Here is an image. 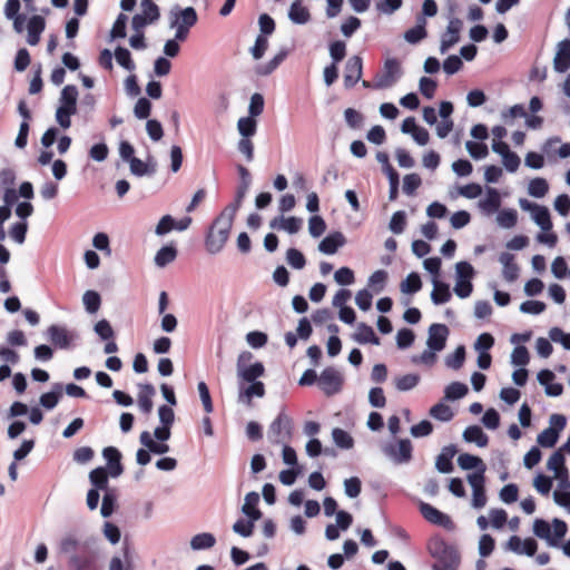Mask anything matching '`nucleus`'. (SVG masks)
Here are the masks:
<instances>
[{"label": "nucleus", "instance_id": "f257e3e1", "mask_svg": "<svg viewBox=\"0 0 570 570\" xmlns=\"http://www.w3.org/2000/svg\"><path fill=\"white\" fill-rule=\"evenodd\" d=\"M96 539L94 537H83L77 532H69L62 537L58 550L62 554L69 556V570H88L96 559Z\"/></svg>", "mask_w": 570, "mask_h": 570}, {"label": "nucleus", "instance_id": "f03ea898", "mask_svg": "<svg viewBox=\"0 0 570 570\" xmlns=\"http://www.w3.org/2000/svg\"><path fill=\"white\" fill-rule=\"evenodd\" d=\"M428 551L435 559L432 570H458L461 561L459 551L441 535H434L429 540Z\"/></svg>", "mask_w": 570, "mask_h": 570}, {"label": "nucleus", "instance_id": "7ed1b4c3", "mask_svg": "<svg viewBox=\"0 0 570 570\" xmlns=\"http://www.w3.org/2000/svg\"><path fill=\"white\" fill-rule=\"evenodd\" d=\"M234 220L226 213H220L213 222L206 235L205 245L210 254L219 253L228 240Z\"/></svg>", "mask_w": 570, "mask_h": 570}, {"label": "nucleus", "instance_id": "20e7f679", "mask_svg": "<svg viewBox=\"0 0 570 570\" xmlns=\"http://www.w3.org/2000/svg\"><path fill=\"white\" fill-rule=\"evenodd\" d=\"M77 97L78 90L73 85L66 86L61 91V105L56 111V119L63 129L71 126L70 117L77 111Z\"/></svg>", "mask_w": 570, "mask_h": 570}, {"label": "nucleus", "instance_id": "39448f33", "mask_svg": "<svg viewBox=\"0 0 570 570\" xmlns=\"http://www.w3.org/2000/svg\"><path fill=\"white\" fill-rule=\"evenodd\" d=\"M47 337L51 345L59 350H72L80 340L76 331L56 324L48 327Z\"/></svg>", "mask_w": 570, "mask_h": 570}, {"label": "nucleus", "instance_id": "423d86ee", "mask_svg": "<svg viewBox=\"0 0 570 570\" xmlns=\"http://www.w3.org/2000/svg\"><path fill=\"white\" fill-rule=\"evenodd\" d=\"M344 383L343 374L335 367L328 366L322 371L318 379V389L326 395L333 396L341 392Z\"/></svg>", "mask_w": 570, "mask_h": 570}, {"label": "nucleus", "instance_id": "0eeeda50", "mask_svg": "<svg viewBox=\"0 0 570 570\" xmlns=\"http://www.w3.org/2000/svg\"><path fill=\"white\" fill-rule=\"evenodd\" d=\"M402 75L401 63L396 58L385 60L383 70L376 75L374 81L375 89L392 87Z\"/></svg>", "mask_w": 570, "mask_h": 570}, {"label": "nucleus", "instance_id": "6e6552de", "mask_svg": "<svg viewBox=\"0 0 570 570\" xmlns=\"http://www.w3.org/2000/svg\"><path fill=\"white\" fill-rule=\"evenodd\" d=\"M449 328L444 324L434 323L429 327L428 347L421 356H435V352L444 348Z\"/></svg>", "mask_w": 570, "mask_h": 570}, {"label": "nucleus", "instance_id": "1a4fd4ad", "mask_svg": "<svg viewBox=\"0 0 570 570\" xmlns=\"http://www.w3.org/2000/svg\"><path fill=\"white\" fill-rule=\"evenodd\" d=\"M265 395V384L263 382H243L238 381L237 402L247 407L253 405L254 397H263Z\"/></svg>", "mask_w": 570, "mask_h": 570}, {"label": "nucleus", "instance_id": "9d476101", "mask_svg": "<svg viewBox=\"0 0 570 570\" xmlns=\"http://www.w3.org/2000/svg\"><path fill=\"white\" fill-rule=\"evenodd\" d=\"M419 508L423 518L430 523L442 527L449 531L454 530V522L446 513L438 510L436 508L426 502H421Z\"/></svg>", "mask_w": 570, "mask_h": 570}, {"label": "nucleus", "instance_id": "9b49d317", "mask_svg": "<svg viewBox=\"0 0 570 570\" xmlns=\"http://www.w3.org/2000/svg\"><path fill=\"white\" fill-rule=\"evenodd\" d=\"M412 443L409 439L399 440L396 444H387L383 448V453L395 463H407L412 459Z\"/></svg>", "mask_w": 570, "mask_h": 570}, {"label": "nucleus", "instance_id": "f8f14e48", "mask_svg": "<svg viewBox=\"0 0 570 570\" xmlns=\"http://www.w3.org/2000/svg\"><path fill=\"white\" fill-rule=\"evenodd\" d=\"M519 204L523 210L532 213L533 220L543 232H550L552 229L550 212L546 206L531 203L527 199H520Z\"/></svg>", "mask_w": 570, "mask_h": 570}, {"label": "nucleus", "instance_id": "ddd939ff", "mask_svg": "<svg viewBox=\"0 0 570 570\" xmlns=\"http://www.w3.org/2000/svg\"><path fill=\"white\" fill-rule=\"evenodd\" d=\"M248 358H237V376L238 381L243 382H259L257 379L263 376L265 367L263 363L255 362L246 364Z\"/></svg>", "mask_w": 570, "mask_h": 570}, {"label": "nucleus", "instance_id": "4468645a", "mask_svg": "<svg viewBox=\"0 0 570 570\" xmlns=\"http://www.w3.org/2000/svg\"><path fill=\"white\" fill-rule=\"evenodd\" d=\"M463 28V22L459 18H452L449 21L446 31L442 35L440 51L445 53L451 47L460 41V32Z\"/></svg>", "mask_w": 570, "mask_h": 570}, {"label": "nucleus", "instance_id": "2eb2a0df", "mask_svg": "<svg viewBox=\"0 0 570 570\" xmlns=\"http://www.w3.org/2000/svg\"><path fill=\"white\" fill-rule=\"evenodd\" d=\"M102 456L107 462V472L111 478H118L124 472V465L121 463L122 454L115 446H107L102 450Z\"/></svg>", "mask_w": 570, "mask_h": 570}, {"label": "nucleus", "instance_id": "dca6fc26", "mask_svg": "<svg viewBox=\"0 0 570 570\" xmlns=\"http://www.w3.org/2000/svg\"><path fill=\"white\" fill-rule=\"evenodd\" d=\"M363 61L360 56H352L345 65L344 86L353 88L362 77Z\"/></svg>", "mask_w": 570, "mask_h": 570}, {"label": "nucleus", "instance_id": "f3484780", "mask_svg": "<svg viewBox=\"0 0 570 570\" xmlns=\"http://www.w3.org/2000/svg\"><path fill=\"white\" fill-rule=\"evenodd\" d=\"M95 332L102 341H106L104 347V352L106 354H114L118 351L117 344L115 342V332L107 320L97 322L95 325Z\"/></svg>", "mask_w": 570, "mask_h": 570}, {"label": "nucleus", "instance_id": "a211bd4d", "mask_svg": "<svg viewBox=\"0 0 570 570\" xmlns=\"http://www.w3.org/2000/svg\"><path fill=\"white\" fill-rule=\"evenodd\" d=\"M553 68L560 73L566 72L570 68V39H564L558 43Z\"/></svg>", "mask_w": 570, "mask_h": 570}, {"label": "nucleus", "instance_id": "6ab92c4d", "mask_svg": "<svg viewBox=\"0 0 570 570\" xmlns=\"http://www.w3.org/2000/svg\"><path fill=\"white\" fill-rule=\"evenodd\" d=\"M458 449L454 444L444 446L435 460V468L440 473H451L454 469L452 459L456 454Z\"/></svg>", "mask_w": 570, "mask_h": 570}, {"label": "nucleus", "instance_id": "aec40b11", "mask_svg": "<svg viewBox=\"0 0 570 570\" xmlns=\"http://www.w3.org/2000/svg\"><path fill=\"white\" fill-rule=\"evenodd\" d=\"M499 262L503 265V278L510 283L515 282L519 277L520 268L514 262V255L507 252L501 253L499 256Z\"/></svg>", "mask_w": 570, "mask_h": 570}, {"label": "nucleus", "instance_id": "412c9836", "mask_svg": "<svg viewBox=\"0 0 570 570\" xmlns=\"http://www.w3.org/2000/svg\"><path fill=\"white\" fill-rule=\"evenodd\" d=\"M346 243L344 235L341 232H334L327 235L318 245V249L327 255H333Z\"/></svg>", "mask_w": 570, "mask_h": 570}, {"label": "nucleus", "instance_id": "4be33fe9", "mask_svg": "<svg viewBox=\"0 0 570 570\" xmlns=\"http://www.w3.org/2000/svg\"><path fill=\"white\" fill-rule=\"evenodd\" d=\"M46 22L41 16H32L27 24L28 38L27 41L30 46H36L40 41V35L45 30Z\"/></svg>", "mask_w": 570, "mask_h": 570}, {"label": "nucleus", "instance_id": "5701e85b", "mask_svg": "<svg viewBox=\"0 0 570 570\" xmlns=\"http://www.w3.org/2000/svg\"><path fill=\"white\" fill-rule=\"evenodd\" d=\"M63 386L61 383H55L49 392L42 393L39 404L46 410L55 409L62 397Z\"/></svg>", "mask_w": 570, "mask_h": 570}, {"label": "nucleus", "instance_id": "b1692460", "mask_svg": "<svg viewBox=\"0 0 570 570\" xmlns=\"http://www.w3.org/2000/svg\"><path fill=\"white\" fill-rule=\"evenodd\" d=\"M269 227L273 229L286 230L289 234H295L302 227V219L297 217H275L269 222Z\"/></svg>", "mask_w": 570, "mask_h": 570}, {"label": "nucleus", "instance_id": "393cba45", "mask_svg": "<svg viewBox=\"0 0 570 570\" xmlns=\"http://www.w3.org/2000/svg\"><path fill=\"white\" fill-rule=\"evenodd\" d=\"M256 521H258V514L250 511L247 519H238L233 524V531L243 538H249L253 534Z\"/></svg>", "mask_w": 570, "mask_h": 570}, {"label": "nucleus", "instance_id": "a878e982", "mask_svg": "<svg viewBox=\"0 0 570 570\" xmlns=\"http://www.w3.org/2000/svg\"><path fill=\"white\" fill-rule=\"evenodd\" d=\"M426 19L423 16L416 17V24L406 30L404 33V39L410 43H417L423 40L426 36Z\"/></svg>", "mask_w": 570, "mask_h": 570}, {"label": "nucleus", "instance_id": "bb28decb", "mask_svg": "<svg viewBox=\"0 0 570 570\" xmlns=\"http://www.w3.org/2000/svg\"><path fill=\"white\" fill-rule=\"evenodd\" d=\"M463 440L468 443H475L479 448H484L489 443V438L479 425H470L463 432Z\"/></svg>", "mask_w": 570, "mask_h": 570}, {"label": "nucleus", "instance_id": "cd10ccee", "mask_svg": "<svg viewBox=\"0 0 570 570\" xmlns=\"http://www.w3.org/2000/svg\"><path fill=\"white\" fill-rule=\"evenodd\" d=\"M531 358H511V364L514 366H519L512 373V381L517 386H524L528 381V370L525 366L530 363Z\"/></svg>", "mask_w": 570, "mask_h": 570}, {"label": "nucleus", "instance_id": "c85d7f7f", "mask_svg": "<svg viewBox=\"0 0 570 570\" xmlns=\"http://www.w3.org/2000/svg\"><path fill=\"white\" fill-rule=\"evenodd\" d=\"M108 476H109V473L107 472V469L104 468V466H98L94 470L90 471L89 473V481L92 485V489H96V490H102V491H107V490H110L108 488Z\"/></svg>", "mask_w": 570, "mask_h": 570}, {"label": "nucleus", "instance_id": "c756f323", "mask_svg": "<svg viewBox=\"0 0 570 570\" xmlns=\"http://www.w3.org/2000/svg\"><path fill=\"white\" fill-rule=\"evenodd\" d=\"M450 287L446 283L434 279L433 282V291L431 293V298L434 304H444L451 299Z\"/></svg>", "mask_w": 570, "mask_h": 570}, {"label": "nucleus", "instance_id": "7c9ffc66", "mask_svg": "<svg viewBox=\"0 0 570 570\" xmlns=\"http://www.w3.org/2000/svg\"><path fill=\"white\" fill-rule=\"evenodd\" d=\"M216 538L209 532H202L194 535L190 540V548L194 551L207 550L215 546Z\"/></svg>", "mask_w": 570, "mask_h": 570}, {"label": "nucleus", "instance_id": "2f4dec72", "mask_svg": "<svg viewBox=\"0 0 570 570\" xmlns=\"http://www.w3.org/2000/svg\"><path fill=\"white\" fill-rule=\"evenodd\" d=\"M332 439L334 444L342 450H351L354 446L353 436L341 428L332 430Z\"/></svg>", "mask_w": 570, "mask_h": 570}, {"label": "nucleus", "instance_id": "473e14b6", "mask_svg": "<svg viewBox=\"0 0 570 570\" xmlns=\"http://www.w3.org/2000/svg\"><path fill=\"white\" fill-rule=\"evenodd\" d=\"M155 394V389L151 384H146L142 386L138 395V406L144 414H149L153 411V395Z\"/></svg>", "mask_w": 570, "mask_h": 570}, {"label": "nucleus", "instance_id": "72a5a7b5", "mask_svg": "<svg viewBox=\"0 0 570 570\" xmlns=\"http://www.w3.org/2000/svg\"><path fill=\"white\" fill-rule=\"evenodd\" d=\"M177 257V249L174 245L163 246L155 255V264L158 267H165L173 263Z\"/></svg>", "mask_w": 570, "mask_h": 570}, {"label": "nucleus", "instance_id": "f704fd0d", "mask_svg": "<svg viewBox=\"0 0 570 570\" xmlns=\"http://www.w3.org/2000/svg\"><path fill=\"white\" fill-rule=\"evenodd\" d=\"M288 16L293 22L299 24L306 23L311 18L309 11L299 0L292 3Z\"/></svg>", "mask_w": 570, "mask_h": 570}, {"label": "nucleus", "instance_id": "c9c22d12", "mask_svg": "<svg viewBox=\"0 0 570 570\" xmlns=\"http://www.w3.org/2000/svg\"><path fill=\"white\" fill-rule=\"evenodd\" d=\"M469 392L468 385L461 382H452L444 389V400L456 401L464 397Z\"/></svg>", "mask_w": 570, "mask_h": 570}, {"label": "nucleus", "instance_id": "e433bc0d", "mask_svg": "<svg viewBox=\"0 0 570 570\" xmlns=\"http://www.w3.org/2000/svg\"><path fill=\"white\" fill-rule=\"evenodd\" d=\"M458 465L462 470H474L482 469L483 466H487L483 460L476 455L470 454V453H462L458 458Z\"/></svg>", "mask_w": 570, "mask_h": 570}, {"label": "nucleus", "instance_id": "4c0bfd02", "mask_svg": "<svg viewBox=\"0 0 570 570\" xmlns=\"http://www.w3.org/2000/svg\"><path fill=\"white\" fill-rule=\"evenodd\" d=\"M533 533L540 539L547 541L550 547L556 548V543L551 539V525L543 519H535L533 522Z\"/></svg>", "mask_w": 570, "mask_h": 570}, {"label": "nucleus", "instance_id": "58836bf2", "mask_svg": "<svg viewBox=\"0 0 570 570\" xmlns=\"http://www.w3.org/2000/svg\"><path fill=\"white\" fill-rule=\"evenodd\" d=\"M117 507V494L115 490H107L102 497V503L100 508V514L104 518H109L116 510Z\"/></svg>", "mask_w": 570, "mask_h": 570}, {"label": "nucleus", "instance_id": "ea45409f", "mask_svg": "<svg viewBox=\"0 0 570 570\" xmlns=\"http://www.w3.org/2000/svg\"><path fill=\"white\" fill-rule=\"evenodd\" d=\"M430 415L438 421L450 422L453 419L454 413L449 405L443 402H439L430 409Z\"/></svg>", "mask_w": 570, "mask_h": 570}, {"label": "nucleus", "instance_id": "a19ab883", "mask_svg": "<svg viewBox=\"0 0 570 570\" xmlns=\"http://www.w3.org/2000/svg\"><path fill=\"white\" fill-rule=\"evenodd\" d=\"M401 292L404 294H414L422 288V281L417 273H410L401 283Z\"/></svg>", "mask_w": 570, "mask_h": 570}, {"label": "nucleus", "instance_id": "79ce46f5", "mask_svg": "<svg viewBox=\"0 0 570 570\" xmlns=\"http://www.w3.org/2000/svg\"><path fill=\"white\" fill-rule=\"evenodd\" d=\"M420 379V375L416 373H409L396 377L395 389L401 392L411 391L419 384Z\"/></svg>", "mask_w": 570, "mask_h": 570}, {"label": "nucleus", "instance_id": "37998d69", "mask_svg": "<svg viewBox=\"0 0 570 570\" xmlns=\"http://www.w3.org/2000/svg\"><path fill=\"white\" fill-rule=\"evenodd\" d=\"M287 51L283 50L275 55L267 63L258 66L256 72L259 76L271 75L286 58Z\"/></svg>", "mask_w": 570, "mask_h": 570}, {"label": "nucleus", "instance_id": "c03bdc74", "mask_svg": "<svg viewBox=\"0 0 570 570\" xmlns=\"http://www.w3.org/2000/svg\"><path fill=\"white\" fill-rule=\"evenodd\" d=\"M259 502V494L255 491L248 492L245 495V503L242 507V513L248 518V514H250V511H254L258 514V520L262 518L263 513L257 508V504Z\"/></svg>", "mask_w": 570, "mask_h": 570}, {"label": "nucleus", "instance_id": "a18cd8bd", "mask_svg": "<svg viewBox=\"0 0 570 570\" xmlns=\"http://www.w3.org/2000/svg\"><path fill=\"white\" fill-rule=\"evenodd\" d=\"M85 308L88 313L95 314L101 305V297L96 291H87L82 296Z\"/></svg>", "mask_w": 570, "mask_h": 570}, {"label": "nucleus", "instance_id": "49530a36", "mask_svg": "<svg viewBox=\"0 0 570 570\" xmlns=\"http://www.w3.org/2000/svg\"><path fill=\"white\" fill-rule=\"evenodd\" d=\"M494 338L490 333H482L474 343L479 356H491L488 351L493 346Z\"/></svg>", "mask_w": 570, "mask_h": 570}, {"label": "nucleus", "instance_id": "de8ad7c7", "mask_svg": "<svg viewBox=\"0 0 570 570\" xmlns=\"http://www.w3.org/2000/svg\"><path fill=\"white\" fill-rule=\"evenodd\" d=\"M549 190L548 181L544 178L537 177L529 183L528 191L532 197L541 198Z\"/></svg>", "mask_w": 570, "mask_h": 570}, {"label": "nucleus", "instance_id": "09e8293b", "mask_svg": "<svg viewBox=\"0 0 570 570\" xmlns=\"http://www.w3.org/2000/svg\"><path fill=\"white\" fill-rule=\"evenodd\" d=\"M256 127L257 122L252 116L243 117L237 122L238 131L244 138H249L250 136L255 135Z\"/></svg>", "mask_w": 570, "mask_h": 570}, {"label": "nucleus", "instance_id": "8fccbe9b", "mask_svg": "<svg viewBox=\"0 0 570 570\" xmlns=\"http://www.w3.org/2000/svg\"><path fill=\"white\" fill-rule=\"evenodd\" d=\"M497 220L501 227L512 228L517 225L518 213L515 209H503L498 214Z\"/></svg>", "mask_w": 570, "mask_h": 570}, {"label": "nucleus", "instance_id": "3c124183", "mask_svg": "<svg viewBox=\"0 0 570 570\" xmlns=\"http://www.w3.org/2000/svg\"><path fill=\"white\" fill-rule=\"evenodd\" d=\"M559 435L557 434V431L552 429H546L541 433H539L537 438V442L540 446L550 449L556 445L558 442Z\"/></svg>", "mask_w": 570, "mask_h": 570}, {"label": "nucleus", "instance_id": "603ef678", "mask_svg": "<svg viewBox=\"0 0 570 570\" xmlns=\"http://www.w3.org/2000/svg\"><path fill=\"white\" fill-rule=\"evenodd\" d=\"M291 423H292L291 419L286 414L281 412L277 415V417L272 422V424L269 426V433L278 436L282 432L283 425H285V428L287 429V434H289L291 433Z\"/></svg>", "mask_w": 570, "mask_h": 570}, {"label": "nucleus", "instance_id": "864d4df0", "mask_svg": "<svg viewBox=\"0 0 570 570\" xmlns=\"http://www.w3.org/2000/svg\"><path fill=\"white\" fill-rule=\"evenodd\" d=\"M197 390L205 412L207 414L212 413L214 411V405L207 384L204 381H200L197 385Z\"/></svg>", "mask_w": 570, "mask_h": 570}, {"label": "nucleus", "instance_id": "5fc2aeb1", "mask_svg": "<svg viewBox=\"0 0 570 570\" xmlns=\"http://www.w3.org/2000/svg\"><path fill=\"white\" fill-rule=\"evenodd\" d=\"M115 57L117 62L125 69L131 71L135 69V63L131 59L130 51L124 47H117L115 50Z\"/></svg>", "mask_w": 570, "mask_h": 570}, {"label": "nucleus", "instance_id": "6e6d98bb", "mask_svg": "<svg viewBox=\"0 0 570 570\" xmlns=\"http://www.w3.org/2000/svg\"><path fill=\"white\" fill-rule=\"evenodd\" d=\"M553 533L551 532L552 542L556 543V548L560 547V540L563 539L568 531L567 523L558 518L552 521Z\"/></svg>", "mask_w": 570, "mask_h": 570}, {"label": "nucleus", "instance_id": "4d7b16f0", "mask_svg": "<svg viewBox=\"0 0 570 570\" xmlns=\"http://www.w3.org/2000/svg\"><path fill=\"white\" fill-rule=\"evenodd\" d=\"M553 484V480L551 476L539 473L533 480V487L535 490L542 494L547 495L551 491Z\"/></svg>", "mask_w": 570, "mask_h": 570}, {"label": "nucleus", "instance_id": "13d9d810", "mask_svg": "<svg viewBox=\"0 0 570 570\" xmlns=\"http://www.w3.org/2000/svg\"><path fill=\"white\" fill-rule=\"evenodd\" d=\"M499 495H500V499H501L502 502H504L507 504L514 503L518 500V497H519V488L514 483L505 484L500 490V494Z\"/></svg>", "mask_w": 570, "mask_h": 570}, {"label": "nucleus", "instance_id": "bf43d9fd", "mask_svg": "<svg viewBox=\"0 0 570 570\" xmlns=\"http://www.w3.org/2000/svg\"><path fill=\"white\" fill-rule=\"evenodd\" d=\"M345 494L351 498H357L362 491V482L357 476H351L344 480Z\"/></svg>", "mask_w": 570, "mask_h": 570}, {"label": "nucleus", "instance_id": "052dcab7", "mask_svg": "<svg viewBox=\"0 0 570 570\" xmlns=\"http://www.w3.org/2000/svg\"><path fill=\"white\" fill-rule=\"evenodd\" d=\"M356 336L361 343L379 344V338L376 337L373 328L364 323L358 325Z\"/></svg>", "mask_w": 570, "mask_h": 570}, {"label": "nucleus", "instance_id": "680f3d73", "mask_svg": "<svg viewBox=\"0 0 570 570\" xmlns=\"http://www.w3.org/2000/svg\"><path fill=\"white\" fill-rule=\"evenodd\" d=\"M481 422L487 429L495 430L500 425V414L494 407H490L484 412Z\"/></svg>", "mask_w": 570, "mask_h": 570}, {"label": "nucleus", "instance_id": "e2e57ef3", "mask_svg": "<svg viewBox=\"0 0 570 570\" xmlns=\"http://www.w3.org/2000/svg\"><path fill=\"white\" fill-rule=\"evenodd\" d=\"M466 150L474 159H481L488 156L489 149L488 146L483 142L475 141H466L465 144Z\"/></svg>", "mask_w": 570, "mask_h": 570}, {"label": "nucleus", "instance_id": "0e129e2a", "mask_svg": "<svg viewBox=\"0 0 570 570\" xmlns=\"http://www.w3.org/2000/svg\"><path fill=\"white\" fill-rule=\"evenodd\" d=\"M421 184L422 180L417 174H407L403 178V191L406 195H413Z\"/></svg>", "mask_w": 570, "mask_h": 570}, {"label": "nucleus", "instance_id": "69168bd1", "mask_svg": "<svg viewBox=\"0 0 570 570\" xmlns=\"http://www.w3.org/2000/svg\"><path fill=\"white\" fill-rule=\"evenodd\" d=\"M410 431L413 438H424L433 432V424L429 420H422L412 425Z\"/></svg>", "mask_w": 570, "mask_h": 570}, {"label": "nucleus", "instance_id": "338daca9", "mask_svg": "<svg viewBox=\"0 0 570 570\" xmlns=\"http://www.w3.org/2000/svg\"><path fill=\"white\" fill-rule=\"evenodd\" d=\"M286 259H287V263L293 268H296V269H302L306 264V259H305L304 255L296 248H289L287 250Z\"/></svg>", "mask_w": 570, "mask_h": 570}, {"label": "nucleus", "instance_id": "774afa93", "mask_svg": "<svg viewBox=\"0 0 570 570\" xmlns=\"http://www.w3.org/2000/svg\"><path fill=\"white\" fill-rule=\"evenodd\" d=\"M549 337L554 343H560L564 348L570 350V334L564 333L559 327H553L549 332Z\"/></svg>", "mask_w": 570, "mask_h": 570}]
</instances>
